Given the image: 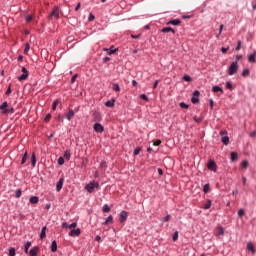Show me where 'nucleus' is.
Listing matches in <instances>:
<instances>
[{"mask_svg":"<svg viewBox=\"0 0 256 256\" xmlns=\"http://www.w3.org/2000/svg\"><path fill=\"white\" fill-rule=\"evenodd\" d=\"M237 71H239V63L237 61H234L230 64L228 68V74L235 75L237 74Z\"/></svg>","mask_w":256,"mask_h":256,"instance_id":"nucleus-1","label":"nucleus"},{"mask_svg":"<svg viewBox=\"0 0 256 256\" xmlns=\"http://www.w3.org/2000/svg\"><path fill=\"white\" fill-rule=\"evenodd\" d=\"M96 189H99V182L92 181L85 186L86 191L93 193Z\"/></svg>","mask_w":256,"mask_h":256,"instance_id":"nucleus-2","label":"nucleus"},{"mask_svg":"<svg viewBox=\"0 0 256 256\" xmlns=\"http://www.w3.org/2000/svg\"><path fill=\"white\" fill-rule=\"evenodd\" d=\"M207 168L209 169V171L217 173V163H215V160L210 159L207 163Z\"/></svg>","mask_w":256,"mask_h":256,"instance_id":"nucleus-3","label":"nucleus"},{"mask_svg":"<svg viewBox=\"0 0 256 256\" xmlns=\"http://www.w3.org/2000/svg\"><path fill=\"white\" fill-rule=\"evenodd\" d=\"M8 107H9V103H7V101L3 102L0 105V111L2 115H9Z\"/></svg>","mask_w":256,"mask_h":256,"instance_id":"nucleus-4","label":"nucleus"},{"mask_svg":"<svg viewBox=\"0 0 256 256\" xmlns=\"http://www.w3.org/2000/svg\"><path fill=\"white\" fill-rule=\"evenodd\" d=\"M201 95V92H199V90H195L193 92L192 98H191V103H193V105H196V103H199V96Z\"/></svg>","mask_w":256,"mask_h":256,"instance_id":"nucleus-5","label":"nucleus"},{"mask_svg":"<svg viewBox=\"0 0 256 256\" xmlns=\"http://www.w3.org/2000/svg\"><path fill=\"white\" fill-rule=\"evenodd\" d=\"M21 72H22V75L18 77V81H25L27 77H29V71L27 70V68L22 67Z\"/></svg>","mask_w":256,"mask_h":256,"instance_id":"nucleus-6","label":"nucleus"},{"mask_svg":"<svg viewBox=\"0 0 256 256\" xmlns=\"http://www.w3.org/2000/svg\"><path fill=\"white\" fill-rule=\"evenodd\" d=\"M53 17L59 19V9L57 7H54L48 15V19H53Z\"/></svg>","mask_w":256,"mask_h":256,"instance_id":"nucleus-7","label":"nucleus"},{"mask_svg":"<svg viewBox=\"0 0 256 256\" xmlns=\"http://www.w3.org/2000/svg\"><path fill=\"white\" fill-rule=\"evenodd\" d=\"M127 217H129V212L125 210L121 211L119 216L120 223H125V221H127Z\"/></svg>","mask_w":256,"mask_h":256,"instance_id":"nucleus-8","label":"nucleus"},{"mask_svg":"<svg viewBox=\"0 0 256 256\" xmlns=\"http://www.w3.org/2000/svg\"><path fill=\"white\" fill-rule=\"evenodd\" d=\"M93 129L96 133H103V131H105V128L99 122L94 124Z\"/></svg>","mask_w":256,"mask_h":256,"instance_id":"nucleus-9","label":"nucleus"},{"mask_svg":"<svg viewBox=\"0 0 256 256\" xmlns=\"http://www.w3.org/2000/svg\"><path fill=\"white\" fill-rule=\"evenodd\" d=\"M79 235H81V229L80 228L72 229L69 232V237H79Z\"/></svg>","mask_w":256,"mask_h":256,"instance_id":"nucleus-10","label":"nucleus"},{"mask_svg":"<svg viewBox=\"0 0 256 256\" xmlns=\"http://www.w3.org/2000/svg\"><path fill=\"white\" fill-rule=\"evenodd\" d=\"M63 183H65V178H60L56 183V191H61L63 189Z\"/></svg>","mask_w":256,"mask_h":256,"instance_id":"nucleus-11","label":"nucleus"},{"mask_svg":"<svg viewBox=\"0 0 256 256\" xmlns=\"http://www.w3.org/2000/svg\"><path fill=\"white\" fill-rule=\"evenodd\" d=\"M75 117V111L73 109H69L68 113L66 114V119L71 121Z\"/></svg>","mask_w":256,"mask_h":256,"instance_id":"nucleus-12","label":"nucleus"},{"mask_svg":"<svg viewBox=\"0 0 256 256\" xmlns=\"http://www.w3.org/2000/svg\"><path fill=\"white\" fill-rule=\"evenodd\" d=\"M114 46H111L110 48H104V51H108V55H114V53H117L119 51V48L113 49Z\"/></svg>","mask_w":256,"mask_h":256,"instance_id":"nucleus-13","label":"nucleus"},{"mask_svg":"<svg viewBox=\"0 0 256 256\" xmlns=\"http://www.w3.org/2000/svg\"><path fill=\"white\" fill-rule=\"evenodd\" d=\"M249 63H256V50L248 56Z\"/></svg>","mask_w":256,"mask_h":256,"instance_id":"nucleus-14","label":"nucleus"},{"mask_svg":"<svg viewBox=\"0 0 256 256\" xmlns=\"http://www.w3.org/2000/svg\"><path fill=\"white\" fill-rule=\"evenodd\" d=\"M37 253H39V247L35 246L29 251L30 256H37Z\"/></svg>","mask_w":256,"mask_h":256,"instance_id":"nucleus-15","label":"nucleus"},{"mask_svg":"<svg viewBox=\"0 0 256 256\" xmlns=\"http://www.w3.org/2000/svg\"><path fill=\"white\" fill-rule=\"evenodd\" d=\"M92 117H93L94 121H101V114L97 111H94L92 113Z\"/></svg>","mask_w":256,"mask_h":256,"instance_id":"nucleus-16","label":"nucleus"},{"mask_svg":"<svg viewBox=\"0 0 256 256\" xmlns=\"http://www.w3.org/2000/svg\"><path fill=\"white\" fill-rule=\"evenodd\" d=\"M115 98H112L111 100H108L105 102V107H115Z\"/></svg>","mask_w":256,"mask_h":256,"instance_id":"nucleus-17","label":"nucleus"},{"mask_svg":"<svg viewBox=\"0 0 256 256\" xmlns=\"http://www.w3.org/2000/svg\"><path fill=\"white\" fill-rule=\"evenodd\" d=\"M167 25H181V20L180 19H174V20H170L169 22H167Z\"/></svg>","mask_w":256,"mask_h":256,"instance_id":"nucleus-18","label":"nucleus"},{"mask_svg":"<svg viewBox=\"0 0 256 256\" xmlns=\"http://www.w3.org/2000/svg\"><path fill=\"white\" fill-rule=\"evenodd\" d=\"M230 159L232 162H235L239 159V154H237V152H231L230 153Z\"/></svg>","mask_w":256,"mask_h":256,"instance_id":"nucleus-19","label":"nucleus"},{"mask_svg":"<svg viewBox=\"0 0 256 256\" xmlns=\"http://www.w3.org/2000/svg\"><path fill=\"white\" fill-rule=\"evenodd\" d=\"M50 249H51L52 253H57V241L56 240L52 241Z\"/></svg>","mask_w":256,"mask_h":256,"instance_id":"nucleus-20","label":"nucleus"},{"mask_svg":"<svg viewBox=\"0 0 256 256\" xmlns=\"http://www.w3.org/2000/svg\"><path fill=\"white\" fill-rule=\"evenodd\" d=\"M212 91H213V93H224V91H223V88H221L220 86H217V85H215V86H213L212 87Z\"/></svg>","mask_w":256,"mask_h":256,"instance_id":"nucleus-21","label":"nucleus"},{"mask_svg":"<svg viewBox=\"0 0 256 256\" xmlns=\"http://www.w3.org/2000/svg\"><path fill=\"white\" fill-rule=\"evenodd\" d=\"M161 33H173L175 34V31L171 27H164L161 29Z\"/></svg>","mask_w":256,"mask_h":256,"instance_id":"nucleus-22","label":"nucleus"},{"mask_svg":"<svg viewBox=\"0 0 256 256\" xmlns=\"http://www.w3.org/2000/svg\"><path fill=\"white\" fill-rule=\"evenodd\" d=\"M247 249H248V251H251V253H252L253 255H255V246L253 245L252 242H249V243L247 244Z\"/></svg>","mask_w":256,"mask_h":256,"instance_id":"nucleus-23","label":"nucleus"},{"mask_svg":"<svg viewBox=\"0 0 256 256\" xmlns=\"http://www.w3.org/2000/svg\"><path fill=\"white\" fill-rule=\"evenodd\" d=\"M46 231H47V226L42 227V230H41V233H40V239L43 240L45 237H47Z\"/></svg>","mask_w":256,"mask_h":256,"instance_id":"nucleus-24","label":"nucleus"},{"mask_svg":"<svg viewBox=\"0 0 256 256\" xmlns=\"http://www.w3.org/2000/svg\"><path fill=\"white\" fill-rule=\"evenodd\" d=\"M29 201L32 205H37V203H39V198L37 196H32Z\"/></svg>","mask_w":256,"mask_h":256,"instance_id":"nucleus-25","label":"nucleus"},{"mask_svg":"<svg viewBox=\"0 0 256 256\" xmlns=\"http://www.w3.org/2000/svg\"><path fill=\"white\" fill-rule=\"evenodd\" d=\"M31 163H32V167H35V165H37V156L35 155V152L32 153Z\"/></svg>","mask_w":256,"mask_h":256,"instance_id":"nucleus-26","label":"nucleus"},{"mask_svg":"<svg viewBox=\"0 0 256 256\" xmlns=\"http://www.w3.org/2000/svg\"><path fill=\"white\" fill-rule=\"evenodd\" d=\"M113 223V215H109L103 225H111Z\"/></svg>","mask_w":256,"mask_h":256,"instance_id":"nucleus-27","label":"nucleus"},{"mask_svg":"<svg viewBox=\"0 0 256 256\" xmlns=\"http://www.w3.org/2000/svg\"><path fill=\"white\" fill-rule=\"evenodd\" d=\"M31 242L30 241H28V242H26L25 243V245H24V253H29V247H31Z\"/></svg>","mask_w":256,"mask_h":256,"instance_id":"nucleus-28","label":"nucleus"},{"mask_svg":"<svg viewBox=\"0 0 256 256\" xmlns=\"http://www.w3.org/2000/svg\"><path fill=\"white\" fill-rule=\"evenodd\" d=\"M112 89H113V91H116L118 93H119V91H121V87L119 86L118 83H113L112 84Z\"/></svg>","mask_w":256,"mask_h":256,"instance_id":"nucleus-29","label":"nucleus"},{"mask_svg":"<svg viewBox=\"0 0 256 256\" xmlns=\"http://www.w3.org/2000/svg\"><path fill=\"white\" fill-rule=\"evenodd\" d=\"M22 194H23V191L21 190V188L17 189L15 192L16 199H19Z\"/></svg>","mask_w":256,"mask_h":256,"instance_id":"nucleus-30","label":"nucleus"},{"mask_svg":"<svg viewBox=\"0 0 256 256\" xmlns=\"http://www.w3.org/2000/svg\"><path fill=\"white\" fill-rule=\"evenodd\" d=\"M27 157H28V153L25 152L21 160V165H25V163L27 162Z\"/></svg>","mask_w":256,"mask_h":256,"instance_id":"nucleus-31","label":"nucleus"},{"mask_svg":"<svg viewBox=\"0 0 256 256\" xmlns=\"http://www.w3.org/2000/svg\"><path fill=\"white\" fill-rule=\"evenodd\" d=\"M222 143L223 145H229V136L222 137Z\"/></svg>","mask_w":256,"mask_h":256,"instance_id":"nucleus-32","label":"nucleus"},{"mask_svg":"<svg viewBox=\"0 0 256 256\" xmlns=\"http://www.w3.org/2000/svg\"><path fill=\"white\" fill-rule=\"evenodd\" d=\"M250 71H249V69H244L243 71H242V73H241V75H242V77H248V75H250Z\"/></svg>","mask_w":256,"mask_h":256,"instance_id":"nucleus-33","label":"nucleus"},{"mask_svg":"<svg viewBox=\"0 0 256 256\" xmlns=\"http://www.w3.org/2000/svg\"><path fill=\"white\" fill-rule=\"evenodd\" d=\"M103 213H109L111 211V207H109L107 204H105L102 208Z\"/></svg>","mask_w":256,"mask_h":256,"instance_id":"nucleus-34","label":"nucleus"},{"mask_svg":"<svg viewBox=\"0 0 256 256\" xmlns=\"http://www.w3.org/2000/svg\"><path fill=\"white\" fill-rule=\"evenodd\" d=\"M64 157L65 159H67V161H69V159H71V152H69V150H66L64 152Z\"/></svg>","mask_w":256,"mask_h":256,"instance_id":"nucleus-35","label":"nucleus"},{"mask_svg":"<svg viewBox=\"0 0 256 256\" xmlns=\"http://www.w3.org/2000/svg\"><path fill=\"white\" fill-rule=\"evenodd\" d=\"M218 235H225V229L223 228V226L218 227Z\"/></svg>","mask_w":256,"mask_h":256,"instance_id":"nucleus-36","label":"nucleus"},{"mask_svg":"<svg viewBox=\"0 0 256 256\" xmlns=\"http://www.w3.org/2000/svg\"><path fill=\"white\" fill-rule=\"evenodd\" d=\"M9 256H15L16 255V251H15V248L11 247L9 248V253H8Z\"/></svg>","mask_w":256,"mask_h":256,"instance_id":"nucleus-37","label":"nucleus"},{"mask_svg":"<svg viewBox=\"0 0 256 256\" xmlns=\"http://www.w3.org/2000/svg\"><path fill=\"white\" fill-rule=\"evenodd\" d=\"M238 217H245V209L241 208L239 211H238Z\"/></svg>","mask_w":256,"mask_h":256,"instance_id":"nucleus-38","label":"nucleus"},{"mask_svg":"<svg viewBox=\"0 0 256 256\" xmlns=\"http://www.w3.org/2000/svg\"><path fill=\"white\" fill-rule=\"evenodd\" d=\"M182 79H183V81H187V82L193 81V79L191 78V76H189V75H187V74L184 75Z\"/></svg>","mask_w":256,"mask_h":256,"instance_id":"nucleus-39","label":"nucleus"},{"mask_svg":"<svg viewBox=\"0 0 256 256\" xmlns=\"http://www.w3.org/2000/svg\"><path fill=\"white\" fill-rule=\"evenodd\" d=\"M241 45H242L241 40H238L237 41V46L235 47V51H241Z\"/></svg>","mask_w":256,"mask_h":256,"instance_id":"nucleus-40","label":"nucleus"},{"mask_svg":"<svg viewBox=\"0 0 256 256\" xmlns=\"http://www.w3.org/2000/svg\"><path fill=\"white\" fill-rule=\"evenodd\" d=\"M65 164V158H63L62 156H60L59 158H58V165H64Z\"/></svg>","mask_w":256,"mask_h":256,"instance_id":"nucleus-41","label":"nucleus"},{"mask_svg":"<svg viewBox=\"0 0 256 256\" xmlns=\"http://www.w3.org/2000/svg\"><path fill=\"white\" fill-rule=\"evenodd\" d=\"M177 239H179V232L178 231L174 232V234L172 236V241H177Z\"/></svg>","mask_w":256,"mask_h":256,"instance_id":"nucleus-42","label":"nucleus"},{"mask_svg":"<svg viewBox=\"0 0 256 256\" xmlns=\"http://www.w3.org/2000/svg\"><path fill=\"white\" fill-rule=\"evenodd\" d=\"M57 105H59V100H55L52 104V111H55L57 109Z\"/></svg>","mask_w":256,"mask_h":256,"instance_id":"nucleus-43","label":"nucleus"},{"mask_svg":"<svg viewBox=\"0 0 256 256\" xmlns=\"http://www.w3.org/2000/svg\"><path fill=\"white\" fill-rule=\"evenodd\" d=\"M211 200H207V203L204 205V209H211Z\"/></svg>","mask_w":256,"mask_h":256,"instance_id":"nucleus-44","label":"nucleus"},{"mask_svg":"<svg viewBox=\"0 0 256 256\" xmlns=\"http://www.w3.org/2000/svg\"><path fill=\"white\" fill-rule=\"evenodd\" d=\"M242 167H243L244 169H247V167H249V161H248V160L242 161Z\"/></svg>","mask_w":256,"mask_h":256,"instance_id":"nucleus-45","label":"nucleus"},{"mask_svg":"<svg viewBox=\"0 0 256 256\" xmlns=\"http://www.w3.org/2000/svg\"><path fill=\"white\" fill-rule=\"evenodd\" d=\"M180 108L181 109H187L189 106H188V104L187 103H185V102H180Z\"/></svg>","mask_w":256,"mask_h":256,"instance_id":"nucleus-46","label":"nucleus"},{"mask_svg":"<svg viewBox=\"0 0 256 256\" xmlns=\"http://www.w3.org/2000/svg\"><path fill=\"white\" fill-rule=\"evenodd\" d=\"M140 153H141V147H136V148L134 149V155L137 156V155H139Z\"/></svg>","mask_w":256,"mask_h":256,"instance_id":"nucleus-47","label":"nucleus"},{"mask_svg":"<svg viewBox=\"0 0 256 256\" xmlns=\"http://www.w3.org/2000/svg\"><path fill=\"white\" fill-rule=\"evenodd\" d=\"M25 21H26V23H31V21H33V16H31V15L26 16Z\"/></svg>","mask_w":256,"mask_h":256,"instance_id":"nucleus-48","label":"nucleus"},{"mask_svg":"<svg viewBox=\"0 0 256 256\" xmlns=\"http://www.w3.org/2000/svg\"><path fill=\"white\" fill-rule=\"evenodd\" d=\"M140 99H142L143 101H149V97H147V94H141Z\"/></svg>","mask_w":256,"mask_h":256,"instance_id":"nucleus-49","label":"nucleus"},{"mask_svg":"<svg viewBox=\"0 0 256 256\" xmlns=\"http://www.w3.org/2000/svg\"><path fill=\"white\" fill-rule=\"evenodd\" d=\"M194 121L195 123H201V121H203V117H197V116H194Z\"/></svg>","mask_w":256,"mask_h":256,"instance_id":"nucleus-50","label":"nucleus"},{"mask_svg":"<svg viewBox=\"0 0 256 256\" xmlns=\"http://www.w3.org/2000/svg\"><path fill=\"white\" fill-rule=\"evenodd\" d=\"M203 192L204 193H209V184H205L203 187Z\"/></svg>","mask_w":256,"mask_h":256,"instance_id":"nucleus-51","label":"nucleus"},{"mask_svg":"<svg viewBox=\"0 0 256 256\" xmlns=\"http://www.w3.org/2000/svg\"><path fill=\"white\" fill-rule=\"evenodd\" d=\"M29 49H30L29 43H26L25 49H24L25 55H27V53H29Z\"/></svg>","mask_w":256,"mask_h":256,"instance_id":"nucleus-52","label":"nucleus"},{"mask_svg":"<svg viewBox=\"0 0 256 256\" xmlns=\"http://www.w3.org/2000/svg\"><path fill=\"white\" fill-rule=\"evenodd\" d=\"M77 227V222H73L70 225H68V229H75Z\"/></svg>","mask_w":256,"mask_h":256,"instance_id":"nucleus-53","label":"nucleus"},{"mask_svg":"<svg viewBox=\"0 0 256 256\" xmlns=\"http://www.w3.org/2000/svg\"><path fill=\"white\" fill-rule=\"evenodd\" d=\"M226 89H233V84L231 82H226Z\"/></svg>","mask_w":256,"mask_h":256,"instance_id":"nucleus-54","label":"nucleus"},{"mask_svg":"<svg viewBox=\"0 0 256 256\" xmlns=\"http://www.w3.org/2000/svg\"><path fill=\"white\" fill-rule=\"evenodd\" d=\"M153 145H154V147H159V145H161V140L153 141Z\"/></svg>","mask_w":256,"mask_h":256,"instance_id":"nucleus-55","label":"nucleus"},{"mask_svg":"<svg viewBox=\"0 0 256 256\" xmlns=\"http://www.w3.org/2000/svg\"><path fill=\"white\" fill-rule=\"evenodd\" d=\"M88 21H95V15L93 13L89 14Z\"/></svg>","mask_w":256,"mask_h":256,"instance_id":"nucleus-56","label":"nucleus"},{"mask_svg":"<svg viewBox=\"0 0 256 256\" xmlns=\"http://www.w3.org/2000/svg\"><path fill=\"white\" fill-rule=\"evenodd\" d=\"M44 121L47 123L49 121H51V114H47L44 118Z\"/></svg>","mask_w":256,"mask_h":256,"instance_id":"nucleus-57","label":"nucleus"},{"mask_svg":"<svg viewBox=\"0 0 256 256\" xmlns=\"http://www.w3.org/2000/svg\"><path fill=\"white\" fill-rule=\"evenodd\" d=\"M78 75L75 74L74 76H72L70 83H75V81L77 80Z\"/></svg>","mask_w":256,"mask_h":256,"instance_id":"nucleus-58","label":"nucleus"},{"mask_svg":"<svg viewBox=\"0 0 256 256\" xmlns=\"http://www.w3.org/2000/svg\"><path fill=\"white\" fill-rule=\"evenodd\" d=\"M100 167H101L102 169L107 168V162L102 161V162L100 163Z\"/></svg>","mask_w":256,"mask_h":256,"instance_id":"nucleus-59","label":"nucleus"},{"mask_svg":"<svg viewBox=\"0 0 256 256\" xmlns=\"http://www.w3.org/2000/svg\"><path fill=\"white\" fill-rule=\"evenodd\" d=\"M131 38L132 39H140L141 38V34H138V35L131 34Z\"/></svg>","mask_w":256,"mask_h":256,"instance_id":"nucleus-60","label":"nucleus"},{"mask_svg":"<svg viewBox=\"0 0 256 256\" xmlns=\"http://www.w3.org/2000/svg\"><path fill=\"white\" fill-rule=\"evenodd\" d=\"M81 167H87V158L82 161Z\"/></svg>","mask_w":256,"mask_h":256,"instance_id":"nucleus-61","label":"nucleus"},{"mask_svg":"<svg viewBox=\"0 0 256 256\" xmlns=\"http://www.w3.org/2000/svg\"><path fill=\"white\" fill-rule=\"evenodd\" d=\"M171 219V215H166L164 218H163V221L164 222H167V221H169Z\"/></svg>","mask_w":256,"mask_h":256,"instance_id":"nucleus-62","label":"nucleus"},{"mask_svg":"<svg viewBox=\"0 0 256 256\" xmlns=\"http://www.w3.org/2000/svg\"><path fill=\"white\" fill-rule=\"evenodd\" d=\"M7 111H8V115H9V113L13 114V113H15V108H13V107L8 108Z\"/></svg>","mask_w":256,"mask_h":256,"instance_id":"nucleus-63","label":"nucleus"},{"mask_svg":"<svg viewBox=\"0 0 256 256\" xmlns=\"http://www.w3.org/2000/svg\"><path fill=\"white\" fill-rule=\"evenodd\" d=\"M228 49H229V47H226V48H225V47H222V48H221V51H222V53L225 54V53H227V50H228Z\"/></svg>","mask_w":256,"mask_h":256,"instance_id":"nucleus-64","label":"nucleus"}]
</instances>
